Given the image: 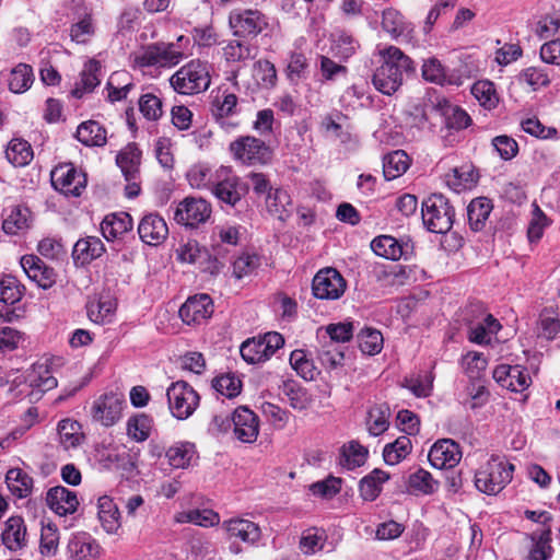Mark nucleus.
Masks as SVG:
<instances>
[{
  "label": "nucleus",
  "instance_id": "59",
  "mask_svg": "<svg viewBox=\"0 0 560 560\" xmlns=\"http://www.w3.org/2000/svg\"><path fill=\"white\" fill-rule=\"evenodd\" d=\"M152 429V419L144 415H138L130 418L127 422V433L135 441L142 442L150 436Z\"/></svg>",
  "mask_w": 560,
  "mask_h": 560
},
{
  "label": "nucleus",
  "instance_id": "50",
  "mask_svg": "<svg viewBox=\"0 0 560 560\" xmlns=\"http://www.w3.org/2000/svg\"><path fill=\"white\" fill-rule=\"evenodd\" d=\"M132 88L133 83L130 81L128 72H115L107 81L108 100L110 102L121 101L127 97Z\"/></svg>",
  "mask_w": 560,
  "mask_h": 560
},
{
  "label": "nucleus",
  "instance_id": "46",
  "mask_svg": "<svg viewBox=\"0 0 560 560\" xmlns=\"http://www.w3.org/2000/svg\"><path fill=\"white\" fill-rule=\"evenodd\" d=\"M372 250L381 257L398 260L404 255L402 245L393 236L381 235L371 243Z\"/></svg>",
  "mask_w": 560,
  "mask_h": 560
},
{
  "label": "nucleus",
  "instance_id": "61",
  "mask_svg": "<svg viewBox=\"0 0 560 560\" xmlns=\"http://www.w3.org/2000/svg\"><path fill=\"white\" fill-rule=\"evenodd\" d=\"M254 78L258 85L271 89L277 82V71L269 60H259L254 66Z\"/></svg>",
  "mask_w": 560,
  "mask_h": 560
},
{
  "label": "nucleus",
  "instance_id": "30",
  "mask_svg": "<svg viewBox=\"0 0 560 560\" xmlns=\"http://www.w3.org/2000/svg\"><path fill=\"white\" fill-rule=\"evenodd\" d=\"M500 328V323L491 314H485L480 320H470L468 337L471 342L488 343Z\"/></svg>",
  "mask_w": 560,
  "mask_h": 560
},
{
  "label": "nucleus",
  "instance_id": "57",
  "mask_svg": "<svg viewBox=\"0 0 560 560\" xmlns=\"http://www.w3.org/2000/svg\"><path fill=\"white\" fill-rule=\"evenodd\" d=\"M281 390L293 409L304 410L311 405L307 392L293 381L283 382Z\"/></svg>",
  "mask_w": 560,
  "mask_h": 560
},
{
  "label": "nucleus",
  "instance_id": "36",
  "mask_svg": "<svg viewBox=\"0 0 560 560\" xmlns=\"http://www.w3.org/2000/svg\"><path fill=\"white\" fill-rule=\"evenodd\" d=\"M492 208L491 200L486 197H479L470 201L467 207V217L472 231L483 230Z\"/></svg>",
  "mask_w": 560,
  "mask_h": 560
},
{
  "label": "nucleus",
  "instance_id": "60",
  "mask_svg": "<svg viewBox=\"0 0 560 560\" xmlns=\"http://www.w3.org/2000/svg\"><path fill=\"white\" fill-rule=\"evenodd\" d=\"M471 93L483 107L494 108L499 102L494 85L490 81H478L471 88Z\"/></svg>",
  "mask_w": 560,
  "mask_h": 560
},
{
  "label": "nucleus",
  "instance_id": "5",
  "mask_svg": "<svg viewBox=\"0 0 560 560\" xmlns=\"http://www.w3.org/2000/svg\"><path fill=\"white\" fill-rule=\"evenodd\" d=\"M233 160L242 165H265L272 159V151L266 142L254 136H241L229 145Z\"/></svg>",
  "mask_w": 560,
  "mask_h": 560
},
{
  "label": "nucleus",
  "instance_id": "19",
  "mask_svg": "<svg viewBox=\"0 0 560 560\" xmlns=\"http://www.w3.org/2000/svg\"><path fill=\"white\" fill-rule=\"evenodd\" d=\"M213 313V302L208 294H197L187 299L179 308L182 320L188 325L200 324Z\"/></svg>",
  "mask_w": 560,
  "mask_h": 560
},
{
  "label": "nucleus",
  "instance_id": "45",
  "mask_svg": "<svg viewBox=\"0 0 560 560\" xmlns=\"http://www.w3.org/2000/svg\"><path fill=\"white\" fill-rule=\"evenodd\" d=\"M389 479V475L381 469H374L360 481V493L365 501L375 500L382 491V485Z\"/></svg>",
  "mask_w": 560,
  "mask_h": 560
},
{
  "label": "nucleus",
  "instance_id": "4",
  "mask_svg": "<svg viewBox=\"0 0 560 560\" xmlns=\"http://www.w3.org/2000/svg\"><path fill=\"white\" fill-rule=\"evenodd\" d=\"M454 208L447 198L441 194H433L422 202V220L432 233H446L454 223Z\"/></svg>",
  "mask_w": 560,
  "mask_h": 560
},
{
  "label": "nucleus",
  "instance_id": "22",
  "mask_svg": "<svg viewBox=\"0 0 560 560\" xmlns=\"http://www.w3.org/2000/svg\"><path fill=\"white\" fill-rule=\"evenodd\" d=\"M46 502L49 509L60 516L73 514L79 506L77 493L62 486L50 488L46 494Z\"/></svg>",
  "mask_w": 560,
  "mask_h": 560
},
{
  "label": "nucleus",
  "instance_id": "51",
  "mask_svg": "<svg viewBox=\"0 0 560 560\" xmlns=\"http://www.w3.org/2000/svg\"><path fill=\"white\" fill-rule=\"evenodd\" d=\"M59 441L65 450L77 447L83 440L81 425L70 419H63L58 424Z\"/></svg>",
  "mask_w": 560,
  "mask_h": 560
},
{
  "label": "nucleus",
  "instance_id": "33",
  "mask_svg": "<svg viewBox=\"0 0 560 560\" xmlns=\"http://www.w3.org/2000/svg\"><path fill=\"white\" fill-rule=\"evenodd\" d=\"M100 71L101 63L97 60L91 59L85 62L80 80L77 82L71 94L77 98H81L85 93H91L101 83Z\"/></svg>",
  "mask_w": 560,
  "mask_h": 560
},
{
  "label": "nucleus",
  "instance_id": "32",
  "mask_svg": "<svg viewBox=\"0 0 560 560\" xmlns=\"http://www.w3.org/2000/svg\"><path fill=\"white\" fill-rule=\"evenodd\" d=\"M89 318L96 324L110 323L115 316L117 302L110 295H102L88 303Z\"/></svg>",
  "mask_w": 560,
  "mask_h": 560
},
{
  "label": "nucleus",
  "instance_id": "39",
  "mask_svg": "<svg viewBox=\"0 0 560 560\" xmlns=\"http://www.w3.org/2000/svg\"><path fill=\"white\" fill-rule=\"evenodd\" d=\"M5 482L11 493L19 499L26 498L32 493L33 478L20 468L9 469Z\"/></svg>",
  "mask_w": 560,
  "mask_h": 560
},
{
  "label": "nucleus",
  "instance_id": "11",
  "mask_svg": "<svg viewBox=\"0 0 560 560\" xmlns=\"http://www.w3.org/2000/svg\"><path fill=\"white\" fill-rule=\"evenodd\" d=\"M212 213L211 205L202 199L187 197L182 200L174 212V220L186 228H198L206 223Z\"/></svg>",
  "mask_w": 560,
  "mask_h": 560
},
{
  "label": "nucleus",
  "instance_id": "6",
  "mask_svg": "<svg viewBox=\"0 0 560 560\" xmlns=\"http://www.w3.org/2000/svg\"><path fill=\"white\" fill-rule=\"evenodd\" d=\"M166 396L170 411L178 420L188 419L200 402L199 394L185 381L172 383L166 390Z\"/></svg>",
  "mask_w": 560,
  "mask_h": 560
},
{
  "label": "nucleus",
  "instance_id": "7",
  "mask_svg": "<svg viewBox=\"0 0 560 560\" xmlns=\"http://www.w3.org/2000/svg\"><path fill=\"white\" fill-rule=\"evenodd\" d=\"M211 192L221 203L235 208L247 195L248 186L234 174L231 167L220 166L219 177L217 176Z\"/></svg>",
  "mask_w": 560,
  "mask_h": 560
},
{
  "label": "nucleus",
  "instance_id": "43",
  "mask_svg": "<svg viewBox=\"0 0 560 560\" xmlns=\"http://www.w3.org/2000/svg\"><path fill=\"white\" fill-rule=\"evenodd\" d=\"M390 410L388 405H374L368 412L366 425L369 433L378 436L384 433L389 425Z\"/></svg>",
  "mask_w": 560,
  "mask_h": 560
},
{
  "label": "nucleus",
  "instance_id": "53",
  "mask_svg": "<svg viewBox=\"0 0 560 560\" xmlns=\"http://www.w3.org/2000/svg\"><path fill=\"white\" fill-rule=\"evenodd\" d=\"M256 47L246 42L233 39L223 48V56L228 62H243L254 59Z\"/></svg>",
  "mask_w": 560,
  "mask_h": 560
},
{
  "label": "nucleus",
  "instance_id": "3",
  "mask_svg": "<svg viewBox=\"0 0 560 560\" xmlns=\"http://www.w3.org/2000/svg\"><path fill=\"white\" fill-rule=\"evenodd\" d=\"M210 82L208 66L200 60L189 61L170 78L171 86L183 95L205 92L210 86Z\"/></svg>",
  "mask_w": 560,
  "mask_h": 560
},
{
  "label": "nucleus",
  "instance_id": "25",
  "mask_svg": "<svg viewBox=\"0 0 560 560\" xmlns=\"http://www.w3.org/2000/svg\"><path fill=\"white\" fill-rule=\"evenodd\" d=\"M229 538L240 539L247 544H255L260 538L258 525L249 520L232 518L223 523Z\"/></svg>",
  "mask_w": 560,
  "mask_h": 560
},
{
  "label": "nucleus",
  "instance_id": "64",
  "mask_svg": "<svg viewBox=\"0 0 560 560\" xmlns=\"http://www.w3.org/2000/svg\"><path fill=\"white\" fill-rule=\"evenodd\" d=\"M539 335L551 340L560 331V320L558 315L551 310H544L539 316Z\"/></svg>",
  "mask_w": 560,
  "mask_h": 560
},
{
  "label": "nucleus",
  "instance_id": "41",
  "mask_svg": "<svg viewBox=\"0 0 560 560\" xmlns=\"http://www.w3.org/2000/svg\"><path fill=\"white\" fill-rule=\"evenodd\" d=\"M409 156L402 150L386 154L383 159V174L387 180L401 176L409 167Z\"/></svg>",
  "mask_w": 560,
  "mask_h": 560
},
{
  "label": "nucleus",
  "instance_id": "13",
  "mask_svg": "<svg viewBox=\"0 0 560 560\" xmlns=\"http://www.w3.org/2000/svg\"><path fill=\"white\" fill-rule=\"evenodd\" d=\"M347 282L335 268L320 269L314 277L312 290L320 300H338L345 293Z\"/></svg>",
  "mask_w": 560,
  "mask_h": 560
},
{
  "label": "nucleus",
  "instance_id": "52",
  "mask_svg": "<svg viewBox=\"0 0 560 560\" xmlns=\"http://www.w3.org/2000/svg\"><path fill=\"white\" fill-rule=\"evenodd\" d=\"M290 364L306 381H313L318 373L311 355L303 349H296L291 352Z\"/></svg>",
  "mask_w": 560,
  "mask_h": 560
},
{
  "label": "nucleus",
  "instance_id": "23",
  "mask_svg": "<svg viewBox=\"0 0 560 560\" xmlns=\"http://www.w3.org/2000/svg\"><path fill=\"white\" fill-rule=\"evenodd\" d=\"M421 71L423 79L431 83L439 85H460L463 83L460 75L455 72H450L435 57L425 59Z\"/></svg>",
  "mask_w": 560,
  "mask_h": 560
},
{
  "label": "nucleus",
  "instance_id": "29",
  "mask_svg": "<svg viewBox=\"0 0 560 560\" xmlns=\"http://www.w3.org/2000/svg\"><path fill=\"white\" fill-rule=\"evenodd\" d=\"M166 457L172 467L185 469L197 462L198 454L194 443L178 442L168 447Z\"/></svg>",
  "mask_w": 560,
  "mask_h": 560
},
{
  "label": "nucleus",
  "instance_id": "17",
  "mask_svg": "<svg viewBox=\"0 0 560 560\" xmlns=\"http://www.w3.org/2000/svg\"><path fill=\"white\" fill-rule=\"evenodd\" d=\"M428 457L433 467L447 469L455 467L459 463L462 451L455 441L442 439L432 445Z\"/></svg>",
  "mask_w": 560,
  "mask_h": 560
},
{
  "label": "nucleus",
  "instance_id": "55",
  "mask_svg": "<svg viewBox=\"0 0 560 560\" xmlns=\"http://www.w3.org/2000/svg\"><path fill=\"white\" fill-rule=\"evenodd\" d=\"M25 293L24 285L13 276L0 278V302L15 304L21 301Z\"/></svg>",
  "mask_w": 560,
  "mask_h": 560
},
{
  "label": "nucleus",
  "instance_id": "54",
  "mask_svg": "<svg viewBox=\"0 0 560 560\" xmlns=\"http://www.w3.org/2000/svg\"><path fill=\"white\" fill-rule=\"evenodd\" d=\"M34 81V73L31 66L20 63L11 70L9 78V89L13 93H23L27 91Z\"/></svg>",
  "mask_w": 560,
  "mask_h": 560
},
{
  "label": "nucleus",
  "instance_id": "35",
  "mask_svg": "<svg viewBox=\"0 0 560 560\" xmlns=\"http://www.w3.org/2000/svg\"><path fill=\"white\" fill-rule=\"evenodd\" d=\"M75 137L86 147H102L107 141L105 128L95 120H88L80 124Z\"/></svg>",
  "mask_w": 560,
  "mask_h": 560
},
{
  "label": "nucleus",
  "instance_id": "62",
  "mask_svg": "<svg viewBox=\"0 0 560 560\" xmlns=\"http://www.w3.org/2000/svg\"><path fill=\"white\" fill-rule=\"evenodd\" d=\"M212 387L222 396L236 397L241 393L242 382L233 374H225L212 381Z\"/></svg>",
  "mask_w": 560,
  "mask_h": 560
},
{
  "label": "nucleus",
  "instance_id": "24",
  "mask_svg": "<svg viewBox=\"0 0 560 560\" xmlns=\"http://www.w3.org/2000/svg\"><path fill=\"white\" fill-rule=\"evenodd\" d=\"M3 545L11 551H18L26 546V526L21 516H11L4 523L1 534Z\"/></svg>",
  "mask_w": 560,
  "mask_h": 560
},
{
  "label": "nucleus",
  "instance_id": "28",
  "mask_svg": "<svg viewBox=\"0 0 560 560\" xmlns=\"http://www.w3.org/2000/svg\"><path fill=\"white\" fill-rule=\"evenodd\" d=\"M132 229V218L127 212L107 214L102 223L101 231L107 241L116 240Z\"/></svg>",
  "mask_w": 560,
  "mask_h": 560
},
{
  "label": "nucleus",
  "instance_id": "42",
  "mask_svg": "<svg viewBox=\"0 0 560 560\" xmlns=\"http://www.w3.org/2000/svg\"><path fill=\"white\" fill-rule=\"evenodd\" d=\"M439 482L432 475L422 468L412 472L408 478V490L410 493L429 495L438 491Z\"/></svg>",
  "mask_w": 560,
  "mask_h": 560
},
{
  "label": "nucleus",
  "instance_id": "10",
  "mask_svg": "<svg viewBox=\"0 0 560 560\" xmlns=\"http://www.w3.org/2000/svg\"><path fill=\"white\" fill-rule=\"evenodd\" d=\"M16 381L18 378L13 380V383H15L18 387L22 386V388L14 395V398L27 395L31 396V400L38 399L42 394L57 386V378L51 375L45 362L35 363L26 381H20L19 383H16Z\"/></svg>",
  "mask_w": 560,
  "mask_h": 560
},
{
  "label": "nucleus",
  "instance_id": "12",
  "mask_svg": "<svg viewBox=\"0 0 560 560\" xmlns=\"http://www.w3.org/2000/svg\"><path fill=\"white\" fill-rule=\"evenodd\" d=\"M125 405L124 395L117 393L104 394L91 407L92 420L103 427H112L120 420Z\"/></svg>",
  "mask_w": 560,
  "mask_h": 560
},
{
  "label": "nucleus",
  "instance_id": "20",
  "mask_svg": "<svg viewBox=\"0 0 560 560\" xmlns=\"http://www.w3.org/2000/svg\"><path fill=\"white\" fill-rule=\"evenodd\" d=\"M21 267L30 280L35 282L39 288L49 289L57 280V273L54 268L45 264L35 255H25L21 258Z\"/></svg>",
  "mask_w": 560,
  "mask_h": 560
},
{
  "label": "nucleus",
  "instance_id": "1",
  "mask_svg": "<svg viewBox=\"0 0 560 560\" xmlns=\"http://www.w3.org/2000/svg\"><path fill=\"white\" fill-rule=\"evenodd\" d=\"M382 65L372 77L374 88L385 95L394 94L402 84L404 74L413 70L411 59L399 48L390 46L380 51Z\"/></svg>",
  "mask_w": 560,
  "mask_h": 560
},
{
  "label": "nucleus",
  "instance_id": "44",
  "mask_svg": "<svg viewBox=\"0 0 560 560\" xmlns=\"http://www.w3.org/2000/svg\"><path fill=\"white\" fill-rule=\"evenodd\" d=\"M382 28L388 33L392 38L407 39L409 36V26L405 22L404 16L394 9H387L383 12Z\"/></svg>",
  "mask_w": 560,
  "mask_h": 560
},
{
  "label": "nucleus",
  "instance_id": "8",
  "mask_svg": "<svg viewBox=\"0 0 560 560\" xmlns=\"http://www.w3.org/2000/svg\"><path fill=\"white\" fill-rule=\"evenodd\" d=\"M283 345L284 338L282 335L270 331L262 337H254L244 341L240 352L247 363L256 364L269 360Z\"/></svg>",
  "mask_w": 560,
  "mask_h": 560
},
{
  "label": "nucleus",
  "instance_id": "56",
  "mask_svg": "<svg viewBox=\"0 0 560 560\" xmlns=\"http://www.w3.org/2000/svg\"><path fill=\"white\" fill-rule=\"evenodd\" d=\"M237 96L234 93H223L222 96H215L211 105V115L215 121L224 124L225 118L235 114Z\"/></svg>",
  "mask_w": 560,
  "mask_h": 560
},
{
  "label": "nucleus",
  "instance_id": "40",
  "mask_svg": "<svg viewBox=\"0 0 560 560\" xmlns=\"http://www.w3.org/2000/svg\"><path fill=\"white\" fill-rule=\"evenodd\" d=\"M291 206V197L284 189H273L266 197L268 212L281 221H284L290 215Z\"/></svg>",
  "mask_w": 560,
  "mask_h": 560
},
{
  "label": "nucleus",
  "instance_id": "58",
  "mask_svg": "<svg viewBox=\"0 0 560 560\" xmlns=\"http://www.w3.org/2000/svg\"><path fill=\"white\" fill-rule=\"evenodd\" d=\"M383 336L381 331L373 328H364L358 334L360 350L369 355H375L383 349Z\"/></svg>",
  "mask_w": 560,
  "mask_h": 560
},
{
  "label": "nucleus",
  "instance_id": "9",
  "mask_svg": "<svg viewBox=\"0 0 560 560\" xmlns=\"http://www.w3.org/2000/svg\"><path fill=\"white\" fill-rule=\"evenodd\" d=\"M185 58L175 44H153L143 48L135 56V63L140 67H172L179 63Z\"/></svg>",
  "mask_w": 560,
  "mask_h": 560
},
{
  "label": "nucleus",
  "instance_id": "18",
  "mask_svg": "<svg viewBox=\"0 0 560 560\" xmlns=\"http://www.w3.org/2000/svg\"><path fill=\"white\" fill-rule=\"evenodd\" d=\"M235 438L243 443H254L259 434V419L247 407H238L232 416Z\"/></svg>",
  "mask_w": 560,
  "mask_h": 560
},
{
  "label": "nucleus",
  "instance_id": "14",
  "mask_svg": "<svg viewBox=\"0 0 560 560\" xmlns=\"http://www.w3.org/2000/svg\"><path fill=\"white\" fill-rule=\"evenodd\" d=\"M229 24L236 36H256L268 25L265 15L258 10L235 9L229 15Z\"/></svg>",
  "mask_w": 560,
  "mask_h": 560
},
{
  "label": "nucleus",
  "instance_id": "2",
  "mask_svg": "<svg viewBox=\"0 0 560 560\" xmlns=\"http://www.w3.org/2000/svg\"><path fill=\"white\" fill-rule=\"evenodd\" d=\"M514 465L499 456H491L475 474L476 488L488 495L498 494L512 480Z\"/></svg>",
  "mask_w": 560,
  "mask_h": 560
},
{
  "label": "nucleus",
  "instance_id": "37",
  "mask_svg": "<svg viewBox=\"0 0 560 560\" xmlns=\"http://www.w3.org/2000/svg\"><path fill=\"white\" fill-rule=\"evenodd\" d=\"M359 48L358 40L343 30L336 31L331 34V52L340 60H348Z\"/></svg>",
  "mask_w": 560,
  "mask_h": 560
},
{
  "label": "nucleus",
  "instance_id": "49",
  "mask_svg": "<svg viewBox=\"0 0 560 560\" xmlns=\"http://www.w3.org/2000/svg\"><path fill=\"white\" fill-rule=\"evenodd\" d=\"M411 440L407 435L397 438L394 442L385 445L383 457L386 464L397 465L411 452Z\"/></svg>",
  "mask_w": 560,
  "mask_h": 560
},
{
  "label": "nucleus",
  "instance_id": "27",
  "mask_svg": "<svg viewBox=\"0 0 560 560\" xmlns=\"http://www.w3.org/2000/svg\"><path fill=\"white\" fill-rule=\"evenodd\" d=\"M97 517L108 534H115L120 527V512L117 504L108 495L100 497L97 500Z\"/></svg>",
  "mask_w": 560,
  "mask_h": 560
},
{
  "label": "nucleus",
  "instance_id": "21",
  "mask_svg": "<svg viewBox=\"0 0 560 560\" xmlns=\"http://www.w3.org/2000/svg\"><path fill=\"white\" fill-rule=\"evenodd\" d=\"M67 551L72 560H95L100 556L101 547L90 534L78 532L71 535Z\"/></svg>",
  "mask_w": 560,
  "mask_h": 560
},
{
  "label": "nucleus",
  "instance_id": "15",
  "mask_svg": "<svg viewBox=\"0 0 560 560\" xmlns=\"http://www.w3.org/2000/svg\"><path fill=\"white\" fill-rule=\"evenodd\" d=\"M51 184L66 196L79 197L85 188L86 177L72 164H62L52 170Z\"/></svg>",
  "mask_w": 560,
  "mask_h": 560
},
{
  "label": "nucleus",
  "instance_id": "48",
  "mask_svg": "<svg viewBox=\"0 0 560 560\" xmlns=\"http://www.w3.org/2000/svg\"><path fill=\"white\" fill-rule=\"evenodd\" d=\"M369 455L366 447L357 441L345 444L341 448V465L347 469H354L364 465Z\"/></svg>",
  "mask_w": 560,
  "mask_h": 560
},
{
  "label": "nucleus",
  "instance_id": "16",
  "mask_svg": "<svg viewBox=\"0 0 560 560\" xmlns=\"http://www.w3.org/2000/svg\"><path fill=\"white\" fill-rule=\"evenodd\" d=\"M140 240L150 246H159L167 238L168 228L159 213H147L138 224Z\"/></svg>",
  "mask_w": 560,
  "mask_h": 560
},
{
  "label": "nucleus",
  "instance_id": "38",
  "mask_svg": "<svg viewBox=\"0 0 560 560\" xmlns=\"http://www.w3.org/2000/svg\"><path fill=\"white\" fill-rule=\"evenodd\" d=\"M217 176L219 177V167L210 168L205 164L191 166L187 173V179L192 188L212 190Z\"/></svg>",
  "mask_w": 560,
  "mask_h": 560
},
{
  "label": "nucleus",
  "instance_id": "47",
  "mask_svg": "<svg viewBox=\"0 0 560 560\" xmlns=\"http://www.w3.org/2000/svg\"><path fill=\"white\" fill-rule=\"evenodd\" d=\"M33 149L23 139H12L5 150V156L14 166H25L33 160Z\"/></svg>",
  "mask_w": 560,
  "mask_h": 560
},
{
  "label": "nucleus",
  "instance_id": "31",
  "mask_svg": "<svg viewBox=\"0 0 560 560\" xmlns=\"http://www.w3.org/2000/svg\"><path fill=\"white\" fill-rule=\"evenodd\" d=\"M30 228V211L27 208L13 206L3 211L2 230L5 234L18 235Z\"/></svg>",
  "mask_w": 560,
  "mask_h": 560
},
{
  "label": "nucleus",
  "instance_id": "63",
  "mask_svg": "<svg viewBox=\"0 0 560 560\" xmlns=\"http://www.w3.org/2000/svg\"><path fill=\"white\" fill-rule=\"evenodd\" d=\"M59 545V533L55 525L48 524L42 527L40 533V553L46 557L56 555Z\"/></svg>",
  "mask_w": 560,
  "mask_h": 560
},
{
  "label": "nucleus",
  "instance_id": "34",
  "mask_svg": "<svg viewBox=\"0 0 560 560\" xmlns=\"http://www.w3.org/2000/svg\"><path fill=\"white\" fill-rule=\"evenodd\" d=\"M104 250L105 247L101 238L96 236H88L79 240L74 244L72 256L77 262L85 265L91 262L93 259L98 258Z\"/></svg>",
  "mask_w": 560,
  "mask_h": 560
},
{
  "label": "nucleus",
  "instance_id": "26",
  "mask_svg": "<svg viewBox=\"0 0 560 560\" xmlns=\"http://www.w3.org/2000/svg\"><path fill=\"white\" fill-rule=\"evenodd\" d=\"M142 153L136 143H129L116 156V164L124 177L139 178Z\"/></svg>",
  "mask_w": 560,
  "mask_h": 560
}]
</instances>
